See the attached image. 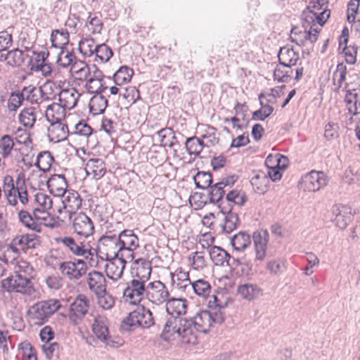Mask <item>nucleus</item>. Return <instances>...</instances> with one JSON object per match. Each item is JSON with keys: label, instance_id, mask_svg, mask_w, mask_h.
Listing matches in <instances>:
<instances>
[{"label": "nucleus", "instance_id": "nucleus-1", "mask_svg": "<svg viewBox=\"0 0 360 360\" xmlns=\"http://www.w3.org/2000/svg\"><path fill=\"white\" fill-rule=\"evenodd\" d=\"M188 301L184 298H171L167 301L166 311L170 317L167 318L164 323L160 338L167 342L175 340L187 318L181 316L186 314Z\"/></svg>", "mask_w": 360, "mask_h": 360}, {"label": "nucleus", "instance_id": "nucleus-2", "mask_svg": "<svg viewBox=\"0 0 360 360\" xmlns=\"http://www.w3.org/2000/svg\"><path fill=\"white\" fill-rule=\"evenodd\" d=\"M212 316L207 310L200 311L193 317L184 321L181 334L177 338H181L184 342L194 345L197 341L195 332L207 333L212 326L210 320Z\"/></svg>", "mask_w": 360, "mask_h": 360}, {"label": "nucleus", "instance_id": "nucleus-3", "mask_svg": "<svg viewBox=\"0 0 360 360\" xmlns=\"http://www.w3.org/2000/svg\"><path fill=\"white\" fill-rule=\"evenodd\" d=\"M155 324L152 311L143 306L138 307L131 311L122 321L121 328L124 330H131L136 328H150Z\"/></svg>", "mask_w": 360, "mask_h": 360}, {"label": "nucleus", "instance_id": "nucleus-4", "mask_svg": "<svg viewBox=\"0 0 360 360\" xmlns=\"http://www.w3.org/2000/svg\"><path fill=\"white\" fill-rule=\"evenodd\" d=\"M122 250L117 233L114 230L106 231L105 234L99 238L97 250H95L103 255L101 256L102 259L105 257L106 261L115 260L117 257H123Z\"/></svg>", "mask_w": 360, "mask_h": 360}, {"label": "nucleus", "instance_id": "nucleus-5", "mask_svg": "<svg viewBox=\"0 0 360 360\" xmlns=\"http://www.w3.org/2000/svg\"><path fill=\"white\" fill-rule=\"evenodd\" d=\"M60 307V302L51 299L38 302L29 309L28 314L35 325H43L48 321L49 317Z\"/></svg>", "mask_w": 360, "mask_h": 360}, {"label": "nucleus", "instance_id": "nucleus-6", "mask_svg": "<svg viewBox=\"0 0 360 360\" xmlns=\"http://www.w3.org/2000/svg\"><path fill=\"white\" fill-rule=\"evenodd\" d=\"M31 278L22 276L21 273H16L2 281V288L7 292H15L30 295L34 292Z\"/></svg>", "mask_w": 360, "mask_h": 360}, {"label": "nucleus", "instance_id": "nucleus-7", "mask_svg": "<svg viewBox=\"0 0 360 360\" xmlns=\"http://www.w3.org/2000/svg\"><path fill=\"white\" fill-rule=\"evenodd\" d=\"M147 288V282L133 278L127 283V287L123 291V297L131 304H138L146 297Z\"/></svg>", "mask_w": 360, "mask_h": 360}, {"label": "nucleus", "instance_id": "nucleus-8", "mask_svg": "<svg viewBox=\"0 0 360 360\" xmlns=\"http://www.w3.org/2000/svg\"><path fill=\"white\" fill-rule=\"evenodd\" d=\"M58 269L63 276L70 281H77L86 274V262L82 259H75L74 261L60 262Z\"/></svg>", "mask_w": 360, "mask_h": 360}, {"label": "nucleus", "instance_id": "nucleus-9", "mask_svg": "<svg viewBox=\"0 0 360 360\" xmlns=\"http://www.w3.org/2000/svg\"><path fill=\"white\" fill-rule=\"evenodd\" d=\"M56 240L57 243L62 244L76 256H84L88 259L89 256L93 255L89 243L84 240H76L72 236H61L57 238Z\"/></svg>", "mask_w": 360, "mask_h": 360}, {"label": "nucleus", "instance_id": "nucleus-10", "mask_svg": "<svg viewBox=\"0 0 360 360\" xmlns=\"http://www.w3.org/2000/svg\"><path fill=\"white\" fill-rule=\"evenodd\" d=\"M89 307V299L84 295H79L70 305V320L77 324L88 314Z\"/></svg>", "mask_w": 360, "mask_h": 360}, {"label": "nucleus", "instance_id": "nucleus-11", "mask_svg": "<svg viewBox=\"0 0 360 360\" xmlns=\"http://www.w3.org/2000/svg\"><path fill=\"white\" fill-rule=\"evenodd\" d=\"M169 292L166 285L160 281L148 283L146 297L152 303L161 304L169 300Z\"/></svg>", "mask_w": 360, "mask_h": 360}, {"label": "nucleus", "instance_id": "nucleus-12", "mask_svg": "<svg viewBox=\"0 0 360 360\" xmlns=\"http://www.w3.org/2000/svg\"><path fill=\"white\" fill-rule=\"evenodd\" d=\"M72 229L77 235L88 238L94 233V225L90 217L85 213L79 212L73 214Z\"/></svg>", "mask_w": 360, "mask_h": 360}, {"label": "nucleus", "instance_id": "nucleus-13", "mask_svg": "<svg viewBox=\"0 0 360 360\" xmlns=\"http://www.w3.org/2000/svg\"><path fill=\"white\" fill-rule=\"evenodd\" d=\"M109 322L105 316L98 315L94 319L91 328L94 334L101 341L105 342L107 345L115 347L114 341L110 340Z\"/></svg>", "mask_w": 360, "mask_h": 360}, {"label": "nucleus", "instance_id": "nucleus-14", "mask_svg": "<svg viewBox=\"0 0 360 360\" xmlns=\"http://www.w3.org/2000/svg\"><path fill=\"white\" fill-rule=\"evenodd\" d=\"M219 212L217 216L220 214L223 217V224H221V227L223 232L230 233L235 230L239 224V218L236 213L233 212V207L231 205L228 206L219 205Z\"/></svg>", "mask_w": 360, "mask_h": 360}, {"label": "nucleus", "instance_id": "nucleus-15", "mask_svg": "<svg viewBox=\"0 0 360 360\" xmlns=\"http://www.w3.org/2000/svg\"><path fill=\"white\" fill-rule=\"evenodd\" d=\"M238 277L250 279L252 275V264L245 256H233L229 266Z\"/></svg>", "mask_w": 360, "mask_h": 360}, {"label": "nucleus", "instance_id": "nucleus-16", "mask_svg": "<svg viewBox=\"0 0 360 360\" xmlns=\"http://www.w3.org/2000/svg\"><path fill=\"white\" fill-rule=\"evenodd\" d=\"M61 200L63 206V208H59L58 212L62 213L63 209L66 210L70 214V219L73 217V214H77L76 211L82 206V200L79 193L74 190H69L62 196Z\"/></svg>", "mask_w": 360, "mask_h": 360}, {"label": "nucleus", "instance_id": "nucleus-17", "mask_svg": "<svg viewBox=\"0 0 360 360\" xmlns=\"http://www.w3.org/2000/svg\"><path fill=\"white\" fill-rule=\"evenodd\" d=\"M331 212V221L340 229L347 227L348 223L352 220L351 207L343 205H335L333 206Z\"/></svg>", "mask_w": 360, "mask_h": 360}, {"label": "nucleus", "instance_id": "nucleus-18", "mask_svg": "<svg viewBox=\"0 0 360 360\" xmlns=\"http://www.w3.org/2000/svg\"><path fill=\"white\" fill-rule=\"evenodd\" d=\"M252 240L255 245V261H262L266 257L269 233L266 230H258L253 233Z\"/></svg>", "mask_w": 360, "mask_h": 360}, {"label": "nucleus", "instance_id": "nucleus-19", "mask_svg": "<svg viewBox=\"0 0 360 360\" xmlns=\"http://www.w3.org/2000/svg\"><path fill=\"white\" fill-rule=\"evenodd\" d=\"M151 271V264L145 259L139 258L131 264V275L132 278L148 282L150 278Z\"/></svg>", "mask_w": 360, "mask_h": 360}, {"label": "nucleus", "instance_id": "nucleus-20", "mask_svg": "<svg viewBox=\"0 0 360 360\" xmlns=\"http://www.w3.org/2000/svg\"><path fill=\"white\" fill-rule=\"evenodd\" d=\"M47 187L49 192L56 197H61L68 190V181L63 174H53L47 180Z\"/></svg>", "mask_w": 360, "mask_h": 360}, {"label": "nucleus", "instance_id": "nucleus-21", "mask_svg": "<svg viewBox=\"0 0 360 360\" xmlns=\"http://www.w3.org/2000/svg\"><path fill=\"white\" fill-rule=\"evenodd\" d=\"M290 32V39L292 42H295L300 46H311L313 48L314 40L312 38H315V33H311L307 29L304 30L302 26L301 27L294 26Z\"/></svg>", "mask_w": 360, "mask_h": 360}, {"label": "nucleus", "instance_id": "nucleus-22", "mask_svg": "<svg viewBox=\"0 0 360 360\" xmlns=\"http://www.w3.org/2000/svg\"><path fill=\"white\" fill-rule=\"evenodd\" d=\"M51 122V127L48 129L50 140L56 143L65 140L69 134L68 125L61 122L60 118Z\"/></svg>", "mask_w": 360, "mask_h": 360}, {"label": "nucleus", "instance_id": "nucleus-23", "mask_svg": "<svg viewBox=\"0 0 360 360\" xmlns=\"http://www.w3.org/2000/svg\"><path fill=\"white\" fill-rule=\"evenodd\" d=\"M87 283L91 291L99 295L106 290V279L104 275L98 271L93 270L88 274Z\"/></svg>", "mask_w": 360, "mask_h": 360}, {"label": "nucleus", "instance_id": "nucleus-24", "mask_svg": "<svg viewBox=\"0 0 360 360\" xmlns=\"http://www.w3.org/2000/svg\"><path fill=\"white\" fill-rule=\"evenodd\" d=\"M211 260L216 266H229L233 255H230L226 250L219 246H212L209 250Z\"/></svg>", "mask_w": 360, "mask_h": 360}, {"label": "nucleus", "instance_id": "nucleus-25", "mask_svg": "<svg viewBox=\"0 0 360 360\" xmlns=\"http://www.w3.org/2000/svg\"><path fill=\"white\" fill-rule=\"evenodd\" d=\"M279 65L283 68H291L297 64L299 60V53L292 48L286 46L280 49L278 53Z\"/></svg>", "mask_w": 360, "mask_h": 360}, {"label": "nucleus", "instance_id": "nucleus-26", "mask_svg": "<svg viewBox=\"0 0 360 360\" xmlns=\"http://www.w3.org/2000/svg\"><path fill=\"white\" fill-rule=\"evenodd\" d=\"M85 171L88 176L98 180L101 179L106 172L105 163L101 158H91L86 163Z\"/></svg>", "mask_w": 360, "mask_h": 360}, {"label": "nucleus", "instance_id": "nucleus-27", "mask_svg": "<svg viewBox=\"0 0 360 360\" xmlns=\"http://www.w3.org/2000/svg\"><path fill=\"white\" fill-rule=\"evenodd\" d=\"M58 96L59 101L63 105V110H70L76 106L79 94L75 88H70L61 90Z\"/></svg>", "mask_w": 360, "mask_h": 360}, {"label": "nucleus", "instance_id": "nucleus-28", "mask_svg": "<svg viewBox=\"0 0 360 360\" xmlns=\"http://www.w3.org/2000/svg\"><path fill=\"white\" fill-rule=\"evenodd\" d=\"M117 236L122 250L124 248L137 249L139 247V238L133 230H123Z\"/></svg>", "mask_w": 360, "mask_h": 360}, {"label": "nucleus", "instance_id": "nucleus-29", "mask_svg": "<svg viewBox=\"0 0 360 360\" xmlns=\"http://www.w3.org/2000/svg\"><path fill=\"white\" fill-rule=\"evenodd\" d=\"M37 212H40L41 211L38 208H34L33 210V215H32L28 211L21 210L18 212V219L27 228L37 232H40L41 226L35 221V219H39L37 217Z\"/></svg>", "mask_w": 360, "mask_h": 360}, {"label": "nucleus", "instance_id": "nucleus-30", "mask_svg": "<svg viewBox=\"0 0 360 360\" xmlns=\"http://www.w3.org/2000/svg\"><path fill=\"white\" fill-rule=\"evenodd\" d=\"M233 250L240 252L245 250L251 244V236L245 231H239L231 239Z\"/></svg>", "mask_w": 360, "mask_h": 360}, {"label": "nucleus", "instance_id": "nucleus-31", "mask_svg": "<svg viewBox=\"0 0 360 360\" xmlns=\"http://www.w3.org/2000/svg\"><path fill=\"white\" fill-rule=\"evenodd\" d=\"M310 4L311 6H307L302 13V28L305 30L307 29L311 33H315V12L314 11L315 2L314 0H310Z\"/></svg>", "mask_w": 360, "mask_h": 360}, {"label": "nucleus", "instance_id": "nucleus-32", "mask_svg": "<svg viewBox=\"0 0 360 360\" xmlns=\"http://www.w3.org/2000/svg\"><path fill=\"white\" fill-rule=\"evenodd\" d=\"M108 105V101L104 94H94L89 101V110L94 115L103 114Z\"/></svg>", "mask_w": 360, "mask_h": 360}, {"label": "nucleus", "instance_id": "nucleus-33", "mask_svg": "<svg viewBox=\"0 0 360 360\" xmlns=\"http://www.w3.org/2000/svg\"><path fill=\"white\" fill-rule=\"evenodd\" d=\"M237 292L243 299L253 300L262 295V289L255 284L245 283L238 286Z\"/></svg>", "mask_w": 360, "mask_h": 360}, {"label": "nucleus", "instance_id": "nucleus-34", "mask_svg": "<svg viewBox=\"0 0 360 360\" xmlns=\"http://www.w3.org/2000/svg\"><path fill=\"white\" fill-rule=\"evenodd\" d=\"M171 279L172 285H176L178 289L184 291L192 284L188 272L183 271L182 269H177L174 273H171Z\"/></svg>", "mask_w": 360, "mask_h": 360}, {"label": "nucleus", "instance_id": "nucleus-35", "mask_svg": "<svg viewBox=\"0 0 360 360\" xmlns=\"http://www.w3.org/2000/svg\"><path fill=\"white\" fill-rule=\"evenodd\" d=\"M3 191L8 204L12 206L16 205L18 204L17 193L15 192L14 180L11 176L7 175L4 177Z\"/></svg>", "mask_w": 360, "mask_h": 360}, {"label": "nucleus", "instance_id": "nucleus-36", "mask_svg": "<svg viewBox=\"0 0 360 360\" xmlns=\"http://www.w3.org/2000/svg\"><path fill=\"white\" fill-rule=\"evenodd\" d=\"M207 189V196L210 203L217 204L218 207L219 205H224L225 200H223V198L225 190L221 184L217 182L212 186L210 185Z\"/></svg>", "mask_w": 360, "mask_h": 360}, {"label": "nucleus", "instance_id": "nucleus-37", "mask_svg": "<svg viewBox=\"0 0 360 360\" xmlns=\"http://www.w3.org/2000/svg\"><path fill=\"white\" fill-rule=\"evenodd\" d=\"M51 45L54 48L63 50L69 44V32L66 30H53L51 34Z\"/></svg>", "mask_w": 360, "mask_h": 360}, {"label": "nucleus", "instance_id": "nucleus-38", "mask_svg": "<svg viewBox=\"0 0 360 360\" xmlns=\"http://www.w3.org/2000/svg\"><path fill=\"white\" fill-rule=\"evenodd\" d=\"M71 72L79 80H86L91 75V69L84 61L74 60L70 68Z\"/></svg>", "mask_w": 360, "mask_h": 360}, {"label": "nucleus", "instance_id": "nucleus-39", "mask_svg": "<svg viewBox=\"0 0 360 360\" xmlns=\"http://www.w3.org/2000/svg\"><path fill=\"white\" fill-rule=\"evenodd\" d=\"M162 146L173 147L178 143L175 133L172 128L166 127L157 132Z\"/></svg>", "mask_w": 360, "mask_h": 360}, {"label": "nucleus", "instance_id": "nucleus-40", "mask_svg": "<svg viewBox=\"0 0 360 360\" xmlns=\"http://www.w3.org/2000/svg\"><path fill=\"white\" fill-rule=\"evenodd\" d=\"M38 243L39 240L36 234H25L14 238V243L18 244L22 250L35 248Z\"/></svg>", "mask_w": 360, "mask_h": 360}, {"label": "nucleus", "instance_id": "nucleus-41", "mask_svg": "<svg viewBox=\"0 0 360 360\" xmlns=\"http://www.w3.org/2000/svg\"><path fill=\"white\" fill-rule=\"evenodd\" d=\"M134 75V70L128 66H121L114 74L113 79L116 85L121 86L125 83L129 82Z\"/></svg>", "mask_w": 360, "mask_h": 360}, {"label": "nucleus", "instance_id": "nucleus-42", "mask_svg": "<svg viewBox=\"0 0 360 360\" xmlns=\"http://www.w3.org/2000/svg\"><path fill=\"white\" fill-rule=\"evenodd\" d=\"M265 97L263 93H261L259 95V104L261 105V109H259L252 113V119L254 120H264L266 117L270 116V115L274 111V108L269 105L268 103L264 104L263 101V98Z\"/></svg>", "mask_w": 360, "mask_h": 360}, {"label": "nucleus", "instance_id": "nucleus-43", "mask_svg": "<svg viewBox=\"0 0 360 360\" xmlns=\"http://www.w3.org/2000/svg\"><path fill=\"white\" fill-rule=\"evenodd\" d=\"M40 93H41V87L37 89L34 86L30 85L23 87L20 94L22 97L23 101L25 100L31 103H37Z\"/></svg>", "mask_w": 360, "mask_h": 360}, {"label": "nucleus", "instance_id": "nucleus-44", "mask_svg": "<svg viewBox=\"0 0 360 360\" xmlns=\"http://www.w3.org/2000/svg\"><path fill=\"white\" fill-rule=\"evenodd\" d=\"M248 201V197L244 192L238 190L230 191L226 195L225 206L230 205V202L243 206Z\"/></svg>", "mask_w": 360, "mask_h": 360}, {"label": "nucleus", "instance_id": "nucleus-45", "mask_svg": "<svg viewBox=\"0 0 360 360\" xmlns=\"http://www.w3.org/2000/svg\"><path fill=\"white\" fill-rule=\"evenodd\" d=\"M36 120L35 108L33 107L24 108L19 115L20 122L27 127H32Z\"/></svg>", "mask_w": 360, "mask_h": 360}, {"label": "nucleus", "instance_id": "nucleus-46", "mask_svg": "<svg viewBox=\"0 0 360 360\" xmlns=\"http://www.w3.org/2000/svg\"><path fill=\"white\" fill-rule=\"evenodd\" d=\"M193 180L196 188L199 189H207L212 182V176L209 172H198L194 176Z\"/></svg>", "mask_w": 360, "mask_h": 360}, {"label": "nucleus", "instance_id": "nucleus-47", "mask_svg": "<svg viewBox=\"0 0 360 360\" xmlns=\"http://www.w3.org/2000/svg\"><path fill=\"white\" fill-rule=\"evenodd\" d=\"M15 146L13 138L8 134H5L0 138V151L3 158H8Z\"/></svg>", "mask_w": 360, "mask_h": 360}, {"label": "nucleus", "instance_id": "nucleus-48", "mask_svg": "<svg viewBox=\"0 0 360 360\" xmlns=\"http://www.w3.org/2000/svg\"><path fill=\"white\" fill-rule=\"evenodd\" d=\"M53 160V158L49 151H41L37 157L35 166L40 170L46 171L49 169Z\"/></svg>", "mask_w": 360, "mask_h": 360}, {"label": "nucleus", "instance_id": "nucleus-49", "mask_svg": "<svg viewBox=\"0 0 360 360\" xmlns=\"http://www.w3.org/2000/svg\"><path fill=\"white\" fill-rule=\"evenodd\" d=\"M191 287L196 295L203 297H207L211 292L210 284L207 281L202 279L192 283Z\"/></svg>", "mask_w": 360, "mask_h": 360}, {"label": "nucleus", "instance_id": "nucleus-50", "mask_svg": "<svg viewBox=\"0 0 360 360\" xmlns=\"http://www.w3.org/2000/svg\"><path fill=\"white\" fill-rule=\"evenodd\" d=\"M22 360H37V354L33 346L28 342H23L18 346Z\"/></svg>", "mask_w": 360, "mask_h": 360}, {"label": "nucleus", "instance_id": "nucleus-51", "mask_svg": "<svg viewBox=\"0 0 360 360\" xmlns=\"http://www.w3.org/2000/svg\"><path fill=\"white\" fill-rule=\"evenodd\" d=\"M314 174H315V169L311 170L309 173L302 176L299 185L300 188L303 189L304 191L314 192L315 191V183L314 179Z\"/></svg>", "mask_w": 360, "mask_h": 360}, {"label": "nucleus", "instance_id": "nucleus-52", "mask_svg": "<svg viewBox=\"0 0 360 360\" xmlns=\"http://www.w3.org/2000/svg\"><path fill=\"white\" fill-rule=\"evenodd\" d=\"M98 299V304L104 310L111 309L115 305V298L105 290L104 292L96 295Z\"/></svg>", "mask_w": 360, "mask_h": 360}, {"label": "nucleus", "instance_id": "nucleus-53", "mask_svg": "<svg viewBox=\"0 0 360 360\" xmlns=\"http://www.w3.org/2000/svg\"><path fill=\"white\" fill-rule=\"evenodd\" d=\"M96 46L97 45L93 38H86L79 41L78 49L83 55L91 56L94 54V49Z\"/></svg>", "mask_w": 360, "mask_h": 360}, {"label": "nucleus", "instance_id": "nucleus-54", "mask_svg": "<svg viewBox=\"0 0 360 360\" xmlns=\"http://www.w3.org/2000/svg\"><path fill=\"white\" fill-rule=\"evenodd\" d=\"M94 51L96 58H99L101 62H108L113 56L112 49L105 44L96 46Z\"/></svg>", "mask_w": 360, "mask_h": 360}, {"label": "nucleus", "instance_id": "nucleus-55", "mask_svg": "<svg viewBox=\"0 0 360 360\" xmlns=\"http://www.w3.org/2000/svg\"><path fill=\"white\" fill-rule=\"evenodd\" d=\"M266 268L271 274H280L285 269V262L282 259H273L266 263Z\"/></svg>", "mask_w": 360, "mask_h": 360}, {"label": "nucleus", "instance_id": "nucleus-56", "mask_svg": "<svg viewBox=\"0 0 360 360\" xmlns=\"http://www.w3.org/2000/svg\"><path fill=\"white\" fill-rule=\"evenodd\" d=\"M76 60V56L72 51H67L65 54L64 49L61 50L57 58V63L58 65L63 68H67L72 65L74 60Z\"/></svg>", "mask_w": 360, "mask_h": 360}, {"label": "nucleus", "instance_id": "nucleus-57", "mask_svg": "<svg viewBox=\"0 0 360 360\" xmlns=\"http://www.w3.org/2000/svg\"><path fill=\"white\" fill-rule=\"evenodd\" d=\"M185 146L190 155L198 156L201 153V148L198 145V138L197 136L188 138L185 142Z\"/></svg>", "mask_w": 360, "mask_h": 360}, {"label": "nucleus", "instance_id": "nucleus-58", "mask_svg": "<svg viewBox=\"0 0 360 360\" xmlns=\"http://www.w3.org/2000/svg\"><path fill=\"white\" fill-rule=\"evenodd\" d=\"M8 63L14 66H20L24 62V52L18 49L10 51L7 53Z\"/></svg>", "mask_w": 360, "mask_h": 360}, {"label": "nucleus", "instance_id": "nucleus-59", "mask_svg": "<svg viewBox=\"0 0 360 360\" xmlns=\"http://www.w3.org/2000/svg\"><path fill=\"white\" fill-rule=\"evenodd\" d=\"M350 98H349L348 95L346 96L345 101L347 105H350L348 107L349 113L356 115L360 113V101H357V95L356 94H349Z\"/></svg>", "mask_w": 360, "mask_h": 360}, {"label": "nucleus", "instance_id": "nucleus-60", "mask_svg": "<svg viewBox=\"0 0 360 360\" xmlns=\"http://www.w3.org/2000/svg\"><path fill=\"white\" fill-rule=\"evenodd\" d=\"M286 165L283 163L281 165L280 161H278V163L269 168H268V176L271 179L272 181H277L281 179L282 174L281 170L285 169Z\"/></svg>", "mask_w": 360, "mask_h": 360}, {"label": "nucleus", "instance_id": "nucleus-61", "mask_svg": "<svg viewBox=\"0 0 360 360\" xmlns=\"http://www.w3.org/2000/svg\"><path fill=\"white\" fill-rule=\"evenodd\" d=\"M18 270L15 271L16 273H21L22 276L26 277L33 278L34 268L32 266L25 260H20L18 262L17 266Z\"/></svg>", "mask_w": 360, "mask_h": 360}, {"label": "nucleus", "instance_id": "nucleus-62", "mask_svg": "<svg viewBox=\"0 0 360 360\" xmlns=\"http://www.w3.org/2000/svg\"><path fill=\"white\" fill-rule=\"evenodd\" d=\"M34 200L44 210H49L53 207L52 199L49 195L44 193L35 194Z\"/></svg>", "mask_w": 360, "mask_h": 360}, {"label": "nucleus", "instance_id": "nucleus-63", "mask_svg": "<svg viewBox=\"0 0 360 360\" xmlns=\"http://www.w3.org/2000/svg\"><path fill=\"white\" fill-rule=\"evenodd\" d=\"M45 283L49 288L51 290H59L63 285V280L60 276L53 274L46 277Z\"/></svg>", "mask_w": 360, "mask_h": 360}, {"label": "nucleus", "instance_id": "nucleus-64", "mask_svg": "<svg viewBox=\"0 0 360 360\" xmlns=\"http://www.w3.org/2000/svg\"><path fill=\"white\" fill-rule=\"evenodd\" d=\"M23 102L20 92H13L8 102V108L10 111H16Z\"/></svg>", "mask_w": 360, "mask_h": 360}]
</instances>
